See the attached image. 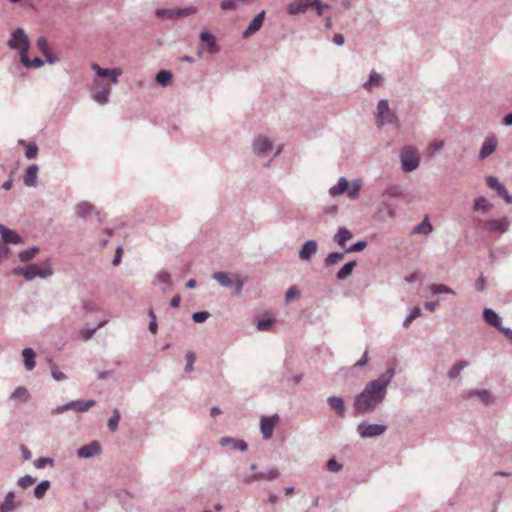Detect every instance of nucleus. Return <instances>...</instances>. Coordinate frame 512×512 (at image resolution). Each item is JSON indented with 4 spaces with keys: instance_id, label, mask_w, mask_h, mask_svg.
I'll list each match as a JSON object with an SVG mask.
<instances>
[{
    "instance_id": "obj_1",
    "label": "nucleus",
    "mask_w": 512,
    "mask_h": 512,
    "mask_svg": "<svg viewBox=\"0 0 512 512\" xmlns=\"http://www.w3.org/2000/svg\"><path fill=\"white\" fill-rule=\"evenodd\" d=\"M395 376V368L389 367L377 379L369 381L364 389L354 397L353 409L355 415L373 412L386 398L387 387Z\"/></svg>"
},
{
    "instance_id": "obj_2",
    "label": "nucleus",
    "mask_w": 512,
    "mask_h": 512,
    "mask_svg": "<svg viewBox=\"0 0 512 512\" xmlns=\"http://www.w3.org/2000/svg\"><path fill=\"white\" fill-rule=\"evenodd\" d=\"M13 273L15 275H21L26 280L30 281L36 277L41 278V279H46L48 277H51L53 275V270L51 268L50 259H46L43 262V268H40L37 264L32 263L25 267L15 268L13 270Z\"/></svg>"
},
{
    "instance_id": "obj_3",
    "label": "nucleus",
    "mask_w": 512,
    "mask_h": 512,
    "mask_svg": "<svg viewBox=\"0 0 512 512\" xmlns=\"http://www.w3.org/2000/svg\"><path fill=\"white\" fill-rule=\"evenodd\" d=\"M375 122L378 128L387 124H398V116L390 109L386 99H380L374 112Z\"/></svg>"
},
{
    "instance_id": "obj_4",
    "label": "nucleus",
    "mask_w": 512,
    "mask_h": 512,
    "mask_svg": "<svg viewBox=\"0 0 512 512\" xmlns=\"http://www.w3.org/2000/svg\"><path fill=\"white\" fill-rule=\"evenodd\" d=\"M401 168L405 173L412 172L419 167L420 158L416 148L405 146L400 151Z\"/></svg>"
},
{
    "instance_id": "obj_5",
    "label": "nucleus",
    "mask_w": 512,
    "mask_h": 512,
    "mask_svg": "<svg viewBox=\"0 0 512 512\" xmlns=\"http://www.w3.org/2000/svg\"><path fill=\"white\" fill-rule=\"evenodd\" d=\"M11 49L18 50L21 53H27L30 47L29 39L23 28H17L12 32L11 39L8 41Z\"/></svg>"
},
{
    "instance_id": "obj_6",
    "label": "nucleus",
    "mask_w": 512,
    "mask_h": 512,
    "mask_svg": "<svg viewBox=\"0 0 512 512\" xmlns=\"http://www.w3.org/2000/svg\"><path fill=\"white\" fill-rule=\"evenodd\" d=\"M200 41L201 43L197 51L199 57L202 55V51H206L209 54H217L220 51L215 37L209 31H201Z\"/></svg>"
},
{
    "instance_id": "obj_7",
    "label": "nucleus",
    "mask_w": 512,
    "mask_h": 512,
    "mask_svg": "<svg viewBox=\"0 0 512 512\" xmlns=\"http://www.w3.org/2000/svg\"><path fill=\"white\" fill-rule=\"evenodd\" d=\"M387 430V426L384 424L372 423L367 424L365 422L359 423L357 431L361 438H371L382 435Z\"/></svg>"
},
{
    "instance_id": "obj_8",
    "label": "nucleus",
    "mask_w": 512,
    "mask_h": 512,
    "mask_svg": "<svg viewBox=\"0 0 512 512\" xmlns=\"http://www.w3.org/2000/svg\"><path fill=\"white\" fill-rule=\"evenodd\" d=\"M94 89L95 91L92 94V98L95 102L100 105H105L109 101V95L111 92V88L107 85H104L100 79L94 80Z\"/></svg>"
},
{
    "instance_id": "obj_9",
    "label": "nucleus",
    "mask_w": 512,
    "mask_h": 512,
    "mask_svg": "<svg viewBox=\"0 0 512 512\" xmlns=\"http://www.w3.org/2000/svg\"><path fill=\"white\" fill-rule=\"evenodd\" d=\"M280 476V472L276 468H272L267 472H258L251 475L241 476L237 475L238 479L244 483H251L254 480H270L277 479Z\"/></svg>"
},
{
    "instance_id": "obj_10",
    "label": "nucleus",
    "mask_w": 512,
    "mask_h": 512,
    "mask_svg": "<svg viewBox=\"0 0 512 512\" xmlns=\"http://www.w3.org/2000/svg\"><path fill=\"white\" fill-rule=\"evenodd\" d=\"M91 67L96 72L98 78L107 77L113 84L118 83V77L122 74L120 68H102L96 63H93Z\"/></svg>"
},
{
    "instance_id": "obj_11",
    "label": "nucleus",
    "mask_w": 512,
    "mask_h": 512,
    "mask_svg": "<svg viewBox=\"0 0 512 512\" xmlns=\"http://www.w3.org/2000/svg\"><path fill=\"white\" fill-rule=\"evenodd\" d=\"M279 420V416L274 414L272 416H264L260 421V430L262 436L265 440H268L272 437L275 425Z\"/></svg>"
},
{
    "instance_id": "obj_12",
    "label": "nucleus",
    "mask_w": 512,
    "mask_h": 512,
    "mask_svg": "<svg viewBox=\"0 0 512 512\" xmlns=\"http://www.w3.org/2000/svg\"><path fill=\"white\" fill-rule=\"evenodd\" d=\"M498 146V140L495 135H489L485 138L484 142L482 143V146L480 148L478 159L479 160H485L490 155H492Z\"/></svg>"
},
{
    "instance_id": "obj_13",
    "label": "nucleus",
    "mask_w": 512,
    "mask_h": 512,
    "mask_svg": "<svg viewBox=\"0 0 512 512\" xmlns=\"http://www.w3.org/2000/svg\"><path fill=\"white\" fill-rule=\"evenodd\" d=\"M510 226L509 220L504 217L499 220H488L484 223V229L490 233H505Z\"/></svg>"
},
{
    "instance_id": "obj_14",
    "label": "nucleus",
    "mask_w": 512,
    "mask_h": 512,
    "mask_svg": "<svg viewBox=\"0 0 512 512\" xmlns=\"http://www.w3.org/2000/svg\"><path fill=\"white\" fill-rule=\"evenodd\" d=\"M478 397L482 403L485 405H490L495 401L492 393L486 389L482 390H468L463 393V397L466 399H470L472 397Z\"/></svg>"
},
{
    "instance_id": "obj_15",
    "label": "nucleus",
    "mask_w": 512,
    "mask_h": 512,
    "mask_svg": "<svg viewBox=\"0 0 512 512\" xmlns=\"http://www.w3.org/2000/svg\"><path fill=\"white\" fill-rule=\"evenodd\" d=\"M100 452V444L97 441H93L87 445L80 447L77 450V455L80 458L88 459L100 454Z\"/></svg>"
},
{
    "instance_id": "obj_16",
    "label": "nucleus",
    "mask_w": 512,
    "mask_h": 512,
    "mask_svg": "<svg viewBox=\"0 0 512 512\" xmlns=\"http://www.w3.org/2000/svg\"><path fill=\"white\" fill-rule=\"evenodd\" d=\"M310 9V0H294L287 5V13L290 16H296L305 13Z\"/></svg>"
},
{
    "instance_id": "obj_17",
    "label": "nucleus",
    "mask_w": 512,
    "mask_h": 512,
    "mask_svg": "<svg viewBox=\"0 0 512 512\" xmlns=\"http://www.w3.org/2000/svg\"><path fill=\"white\" fill-rule=\"evenodd\" d=\"M317 251V242L315 240H308L302 245L299 251V258L303 261H309L317 253Z\"/></svg>"
},
{
    "instance_id": "obj_18",
    "label": "nucleus",
    "mask_w": 512,
    "mask_h": 512,
    "mask_svg": "<svg viewBox=\"0 0 512 512\" xmlns=\"http://www.w3.org/2000/svg\"><path fill=\"white\" fill-rule=\"evenodd\" d=\"M265 19V11H261L258 13L253 20L250 22L247 29L243 32V37L248 38L251 35L255 34L263 25Z\"/></svg>"
},
{
    "instance_id": "obj_19",
    "label": "nucleus",
    "mask_w": 512,
    "mask_h": 512,
    "mask_svg": "<svg viewBox=\"0 0 512 512\" xmlns=\"http://www.w3.org/2000/svg\"><path fill=\"white\" fill-rule=\"evenodd\" d=\"M272 149V142L266 137H258L253 142V151L258 156L265 155Z\"/></svg>"
},
{
    "instance_id": "obj_20",
    "label": "nucleus",
    "mask_w": 512,
    "mask_h": 512,
    "mask_svg": "<svg viewBox=\"0 0 512 512\" xmlns=\"http://www.w3.org/2000/svg\"><path fill=\"white\" fill-rule=\"evenodd\" d=\"M39 171V167L37 164H31L28 166L26 173L23 177V183L27 187H36L38 185L37 174Z\"/></svg>"
},
{
    "instance_id": "obj_21",
    "label": "nucleus",
    "mask_w": 512,
    "mask_h": 512,
    "mask_svg": "<svg viewBox=\"0 0 512 512\" xmlns=\"http://www.w3.org/2000/svg\"><path fill=\"white\" fill-rule=\"evenodd\" d=\"M327 403L340 417H345L346 407L344 400L338 396H330L327 398Z\"/></svg>"
},
{
    "instance_id": "obj_22",
    "label": "nucleus",
    "mask_w": 512,
    "mask_h": 512,
    "mask_svg": "<svg viewBox=\"0 0 512 512\" xmlns=\"http://www.w3.org/2000/svg\"><path fill=\"white\" fill-rule=\"evenodd\" d=\"M152 284L153 285H158V284H162L164 285V288L163 290H166V289H170L172 288L173 284H172V278H171V275L170 273H168L167 271L165 270H161L159 271L155 276H154V279L152 281Z\"/></svg>"
},
{
    "instance_id": "obj_23",
    "label": "nucleus",
    "mask_w": 512,
    "mask_h": 512,
    "mask_svg": "<svg viewBox=\"0 0 512 512\" xmlns=\"http://www.w3.org/2000/svg\"><path fill=\"white\" fill-rule=\"evenodd\" d=\"M0 234L5 243L18 244L22 241L21 237L14 231L0 224Z\"/></svg>"
},
{
    "instance_id": "obj_24",
    "label": "nucleus",
    "mask_w": 512,
    "mask_h": 512,
    "mask_svg": "<svg viewBox=\"0 0 512 512\" xmlns=\"http://www.w3.org/2000/svg\"><path fill=\"white\" fill-rule=\"evenodd\" d=\"M22 356H23V360H24V366H25V369L27 371H32L35 366H36V362H35V358H36V353L35 351L30 348V347H26L22 350Z\"/></svg>"
},
{
    "instance_id": "obj_25",
    "label": "nucleus",
    "mask_w": 512,
    "mask_h": 512,
    "mask_svg": "<svg viewBox=\"0 0 512 512\" xmlns=\"http://www.w3.org/2000/svg\"><path fill=\"white\" fill-rule=\"evenodd\" d=\"M94 400H72L68 402V409H74L77 412H86L95 405Z\"/></svg>"
},
{
    "instance_id": "obj_26",
    "label": "nucleus",
    "mask_w": 512,
    "mask_h": 512,
    "mask_svg": "<svg viewBox=\"0 0 512 512\" xmlns=\"http://www.w3.org/2000/svg\"><path fill=\"white\" fill-rule=\"evenodd\" d=\"M483 318L487 324L495 328H498L502 324L501 317L491 308L484 309Z\"/></svg>"
},
{
    "instance_id": "obj_27",
    "label": "nucleus",
    "mask_w": 512,
    "mask_h": 512,
    "mask_svg": "<svg viewBox=\"0 0 512 512\" xmlns=\"http://www.w3.org/2000/svg\"><path fill=\"white\" fill-rule=\"evenodd\" d=\"M352 237L353 234L350 230L345 227H340L333 236V242L339 246H344L347 241L352 239Z\"/></svg>"
},
{
    "instance_id": "obj_28",
    "label": "nucleus",
    "mask_w": 512,
    "mask_h": 512,
    "mask_svg": "<svg viewBox=\"0 0 512 512\" xmlns=\"http://www.w3.org/2000/svg\"><path fill=\"white\" fill-rule=\"evenodd\" d=\"M10 399L18 403H26L30 399V393L26 387L19 386L11 393Z\"/></svg>"
},
{
    "instance_id": "obj_29",
    "label": "nucleus",
    "mask_w": 512,
    "mask_h": 512,
    "mask_svg": "<svg viewBox=\"0 0 512 512\" xmlns=\"http://www.w3.org/2000/svg\"><path fill=\"white\" fill-rule=\"evenodd\" d=\"M230 444L233 450L246 451L248 446L244 440H235L229 437H223L220 439V445L226 446Z\"/></svg>"
},
{
    "instance_id": "obj_30",
    "label": "nucleus",
    "mask_w": 512,
    "mask_h": 512,
    "mask_svg": "<svg viewBox=\"0 0 512 512\" xmlns=\"http://www.w3.org/2000/svg\"><path fill=\"white\" fill-rule=\"evenodd\" d=\"M383 81H384L383 77L380 74H378L376 71L373 70L370 72L369 79H368V81H366L363 84V87L366 90L370 91L375 87L381 86Z\"/></svg>"
},
{
    "instance_id": "obj_31",
    "label": "nucleus",
    "mask_w": 512,
    "mask_h": 512,
    "mask_svg": "<svg viewBox=\"0 0 512 512\" xmlns=\"http://www.w3.org/2000/svg\"><path fill=\"white\" fill-rule=\"evenodd\" d=\"M15 494L13 491H9L2 503H0V512H12L17 508V504L14 502Z\"/></svg>"
},
{
    "instance_id": "obj_32",
    "label": "nucleus",
    "mask_w": 512,
    "mask_h": 512,
    "mask_svg": "<svg viewBox=\"0 0 512 512\" xmlns=\"http://www.w3.org/2000/svg\"><path fill=\"white\" fill-rule=\"evenodd\" d=\"M357 262L352 260L343 265V267L337 272L336 277L338 280L343 281L350 277L356 267Z\"/></svg>"
},
{
    "instance_id": "obj_33",
    "label": "nucleus",
    "mask_w": 512,
    "mask_h": 512,
    "mask_svg": "<svg viewBox=\"0 0 512 512\" xmlns=\"http://www.w3.org/2000/svg\"><path fill=\"white\" fill-rule=\"evenodd\" d=\"M107 323V320H102L100 321L96 326L92 327V328H84L82 330H80L79 332V337L84 340V341H88L90 340L94 334L96 333V331L99 329V328H102L103 326H105Z\"/></svg>"
},
{
    "instance_id": "obj_34",
    "label": "nucleus",
    "mask_w": 512,
    "mask_h": 512,
    "mask_svg": "<svg viewBox=\"0 0 512 512\" xmlns=\"http://www.w3.org/2000/svg\"><path fill=\"white\" fill-rule=\"evenodd\" d=\"M51 487V482L49 480L40 481L33 490V495L36 499L40 500L44 498L45 494Z\"/></svg>"
},
{
    "instance_id": "obj_35",
    "label": "nucleus",
    "mask_w": 512,
    "mask_h": 512,
    "mask_svg": "<svg viewBox=\"0 0 512 512\" xmlns=\"http://www.w3.org/2000/svg\"><path fill=\"white\" fill-rule=\"evenodd\" d=\"M348 183L349 182L345 177H341L338 180L337 185H334L329 189V194L331 196H338L344 194L346 190H348Z\"/></svg>"
},
{
    "instance_id": "obj_36",
    "label": "nucleus",
    "mask_w": 512,
    "mask_h": 512,
    "mask_svg": "<svg viewBox=\"0 0 512 512\" xmlns=\"http://www.w3.org/2000/svg\"><path fill=\"white\" fill-rule=\"evenodd\" d=\"M20 61L26 68H40L44 65V61L41 58L35 57L31 60L27 56V53H21Z\"/></svg>"
},
{
    "instance_id": "obj_37",
    "label": "nucleus",
    "mask_w": 512,
    "mask_h": 512,
    "mask_svg": "<svg viewBox=\"0 0 512 512\" xmlns=\"http://www.w3.org/2000/svg\"><path fill=\"white\" fill-rule=\"evenodd\" d=\"M469 366V362L461 360L451 367L447 376L450 380L457 379L460 376V372Z\"/></svg>"
},
{
    "instance_id": "obj_38",
    "label": "nucleus",
    "mask_w": 512,
    "mask_h": 512,
    "mask_svg": "<svg viewBox=\"0 0 512 512\" xmlns=\"http://www.w3.org/2000/svg\"><path fill=\"white\" fill-rule=\"evenodd\" d=\"M346 252H332L327 255V257L324 259V266L325 267H331L333 265L338 264L340 261H342L345 257Z\"/></svg>"
},
{
    "instance_id": "obj_39",
    "label": "nucleus",
    "mask_w": 512,
    "mask_h": 512,
    "mask_svg": "<svg viewBox=\"0 0 512 512\" xmlns=\"http://www.w3.org/2000/svg\"><path fill=\"white\" fill-rule=\"evenodd\" d=\"M212 278L223 287H231L233 285V280L230 278L228 273L214 272Z\"/></svg>"
},
{
    "instance_id": "obj_40",
    "label": "nucleus",
    "mask_w": 512,
    "mask_h": 512,
    "mask_svg": "<svg viewBox=\"0 0 512 512\" xmlns=\"http://www.w3.org/2000/svg\"><path fill=\"white\" fill-rule=\"evenodd\" d=\"M492 208V205L488 202V200L480 196L474 201L473 209L475 211H482L483 213H488Z\"/></svg>"
},
{
    "instance_id": "obj_41",
    "label": "nucleus",
    "mask_w": 512,
    "mask_h": 512,
    "mask_svg": "<svg viewBox=\"0 0 512 512\" xmlns=\"http://www.w3.org/2000/svg\"><path fill=\"white\" fill-rule=\"evenodd\" d=\"M429 289L433 295L451 294L455 295V291L445 284H432Z\"/></svg>"
},
{
    "instance_id": "obj_42",
    "label": "nucleus",
    "mask_w": 512,
    "mask_h": 512,
    "mask_svg": "<svg viewBox=\"0 0 512 512\" xmlns=\"http://www.w3.org/2000/svg\"><path fill=\"white\" fill-rule=\"evenodd\" d=\"M94 210V207L88 202H81L76 206V213L79 217L85 219Z\"/></svg>"
},
{
    "instance_id": "obj_43",
    "label": "nucleus",
    "mask_w": 512,
    "mask_h": 512,
    "mask_svg": "<svg viewBox=\"0 0 512 512\" xmlns=\"http://www.w3.org/2000/svg\"><path fill=\"white\" fill-rule=\"evenodd\" d=\"M155 80L159 85L165 87L171 82L172 73L169 70H160L156 74Z\"/></svg>"
},
{
    "instance_id": "obj_44",
    "label": "nucleus",
    "mask_w": 512,
    "mask_h": 512,
    "mask_svg": "<svg viewBox=\"0 0 512 512\" xmlns=\"http://www.w3.org/2000/svg\"><path fill=\"white\" fill-rule=\"evenodd\" d=\"M39 248L37 246H33L29 249L22 250L18 257L21 262H27L35 257V255L38 253Z\"/></svg>"
},
{
    "instance_id": "obj_45",
    "label": "nucleus",
    "mask_w": 512,
    "mask_h": 512,
    "mask_svg": "<svg viewBox=\"0 0 512 512\" xmlns=\"http://www.w3.org/2000/svg\"><path fill=\"white\" fill-rule=\"evenodd\" d=\"M432 225L427 219H424L421 223L414 227L413 233L428 235L432 232Z\"/></svg>"
},
{
    "instance_id": "obj_46",
    "label": "nucleus",
    "mask_w": 512,
    "mask_h": 512,
    "mask_svg": "<svg viewBox=\"0 0 512 512\" xmlns=\"http://www.w3.org/2000/svg\"><path fill=\"white\" fill-rule=\"evenodd\" d=\"M361 186L362 183L360 180H354L351 184L348 183V190H346L345 193H347L349 198L355 199L359 194Z\"/></svg>"
},
{
    "instance_id": "obj_47",
    "label": "nucleus",
    "mask_w": 512,
    "mask_h": 512,
    "mask_svg": "<svg viewBox=\"0 0 512 512\" xmlns=\"http://www.w3.org/2000/svg\"><path fill=\"white\" fill-rule=\"evenodd\" d=\"M120 418H121L120 411L118 408H115L113 410V415L109 418V420L107 422V426L112 432H115L117 430Z\"/></svg>"
},
{
    "instance_id": "obj_48",
    "label": "nucleus",
    "mask_w": 512,
    "mask_h": 512,
    "mask_svg": "<svg viewBox=\"0 0 512 512\" xmlns=\"http://www.w3.org/2000/svg\"><path fill=\"white\" fill-rule=\"evenodd\" d=\"M233 278L234 281L232 286L234 287V292L236 295H239L243 290L246 278H243L240 274H234Z\"/></svg>"
},
{
    "instance_id": "obj_49",
    "label": "nucleus",
    "mask_w": 512,
    "mask_h": 512,
    "mask_svg": "<svg viewBox=\"0 0 512 512\" xmlns=\"http://www.w3.org/2000/svg\"><path fill=\"white\" fill-rule=\"evenodd\" d=\"M156 16L161 19H177L176 9H158Z\"/></svg>"
},
{
    "instance_id": "obj_50",
    "label": "nucleus",
    "mask_w": 512,
    "mask_h": 512,
    "mask_svg": "<svg viewBox=\"0 0 512 512\" xmlns=\"http://www.w3.org/2000/svg\"><path fill=\"white\" fill-rule=\"evenodd\" d=\"M421 314H422L421 309H420L419 307H414V308L411 310L410 314H409V315L406 317V319L404 320V322H403V326H404L405 328H408V327L410 326V324L412 323V321H413L414 319H416L417 317L421 316Z\"/></svg>"
},
{
    "instance_id": "obj_51",
    "label": "nucleus",
    "mask_w": 512,
    "mask_h": 512,
    "mask_svg": "<svg viewBox=\"0 0 512 512\" xmlns=\"http://www.w3.org/2000/svg\"><path fill=\"white\" fill-rule=\"evenodd\" d=\"M196 360V355L193 351H187L186 353V365L184 371L190 373L194 370V362Z\"/></svg>"
},
{
    "instance_id": "obj_52",
    "label": "nucleus",
    "mask_w": 512,
    "mask_h": 512,
    "mask_svg": "<svg viewBox=\"0 0 512 512\" xmlns=\"http://www.w3.org/2000/svg\"><path fill=\"white\" fill-rule=\"evenodd\" d=\"M148 316L150 318L148 329L151 333L156 334L158 330V324L153 308L148 309Z\"/></svg>"
},
{
    "instance_id": "obj_53",
    "label": "nucleus",
    "mask_w": 512,
    "mask_h": 512,
    "mask_svg": "<svg viewBox=\"0 0 512 512\" xmlns=\"http://www.w3.org/2000/svg\"><path fill=\"white\" fill-rule=\"evenodd\" d=\"M310 8L315 9L318 16H322L324 9L329 8V5L322 3L320 0H310Z\"/></svg>"
},
{
    "instance_id": "obj_54",
    "label": "nucleus",
    "mask_w": 512,
    "mask_h": 512,
    "mask_svg": "<svg viewBox=\"0 0 512 512\" xmlns=\"http://www.w3.org/2000/svg\"><path fill=\"white\" fill-rule=\"evenodd\" d=\"M300 297V291L297 286L293 285L289 287L285 294V301L287 303L291 302L292 300L298 299Z\"/></svg>"
},
{
    "instance_id": "obj_55",
    "label": "nucleus",
    "mask_w": 512,
    "mask_h": 512,
    "mask_svg": "<svg viewBox=\"0 0 512 512\" xmlns=\"http://www.w3.org/2000/svg\"><path fill=\"white\" fill-rule=\"evenodd\" d=\"M47 465L53 466L54 465V459L50 457H40L37 460L34 461V467L37 469H43Z\"/></svg>"
},
{
    "instance_id": "obj_56",
    "label": "nucleus",
    "mask_w": 512,
    "mask_h": 512,
    "mask_svg": "<svg viewBox=\"0 0 512 512\" xmlns=\"http://www.w3.org/2000/svg\"><path fill=\"white\" fill-rule=\"evenodd\" d=\"M36 481V478L32 477L31 475H24L22 477H20L17 481V484L23 488V489H27L28 487H30L34 482Z\"/></svg>"
},
{
    "instance_id": "obj_57",
    "label": "nucleus",
    "mask_w": 512,
    "mask_h": 512,
    "mask_svg": "<svg viewBox=\"0 0 512 512\" xmlns=\"http://www.w3.org/2000/svg\"><path fill=\"white\" fill-rule=\"evenodd\" d=\"M403 193L402 188L399 185H390L388 186L383 195H388L391 197H399Z\"/></svg>"
},
{
    "instance_id": "obj_58",
    "label": "nucleus",
    "mask_w": 512,
    "mask_h": 512,
    "mask_svg": "<svg viewBox=\"0 0 512 512\" xmlns=\"http://www.w3.org/2000/svg\"><path fill=\"white\" fill-rule=\"evenodd\" d=\"M486 183L489 188L495 190L496 192H498L501 188L504 187V185L501 182H499V180L494 176H487Z\"/></svg>"
},
{
    "instance_id": "obj_59",
    "label": "nucleus",
    "mask_w": 512,
    "mask_h": 512,
    "mask_svg": "<svg viewBox=\"0 0 512 512\" xmlns=\"http://www.w3.org/2000/svg\"><path fill=\"white\" fill-rule=\"evenodd\" d=\"M326 467L330 472L334 473H338L343 469V465L338 463L335 458L329 459L327 461Z\"/></svg>"
},
{
    "instance_id": "obj_60",
    "label": "nucleus",
    "mask_w": 512,
    "mask_h": 512,
    "mask_svg": "<svg viewBox=\"0 0 512 512\" xmlns=\"http://www.w3.org/2000/svg\"><path fill=\"white\" fill-rule=\"evenodd\" d=\"M367 247V242L362 240L354 243L346 249V253L359 252L364 250Z\"/></svg>"
},
{
    "instance_id": "obj_61",
    "label": "nucleus",
    "mask_w": 512,
    "mask_h": 512,
    "mask_svg": "<svg viewBox=\"0 0 512 512\" xmlns=\"http://www.w3.org/2000/svg\"><path fill=\"white\" fill-rule=\"evenodd\" d=\"M210 317V313L207 311H199L192 314V320L195 323H202Z\"/></svg>"
},
{
    "instance_id": "obj_62",
    "label": "nucleus",
    "mask_w": 512,
    "mask_h": 512,
    "mask_svg": "<svg viewBox=\"0 0 512 512\" xmlns=\"http://www.w3.org/2000/svg\"><path fill=\"white\" fill-rule=\"evenodd\" d=\"M51 375H52L53 379L56 381H62L67 378L66 375L63 372H61L58 369V367L53 363L51 364Z\"/></svg>"
},
{
    "instance_id": "obj_63",
    "label": "nucleus",
    "mask_w": 512,
    "mask_h": 512,
    "mask_svg": "<svg viewBox=\"0 0 512 512\" xmlns=\"http://www.w3.org/2000/svg\"><path fill=\"white\" fill-rule=\"evenodd\" d=\"M272 322L273 321L270 318L261 319L257 322L256 328L259 331H266L270 328V326L272 325Z\"/></svg>"
},
{
    "instance_id": "obj_64",
    "label": "nucleus",
    "mask_w": 512,
    "mask_h": 512,
    "mask_svg": "<svg viewBox=\"0 0 512 512\" xmlns=\"http://www.w3.org/2000/svg\"><path fill=\"white\" fill-rule=\"evenodd\" d=\"M37 47L42 52V54L46 53V52H48V50H50L48 41L43 36L38 38V40H37Z\"/></svg>"
}]
</instances>
